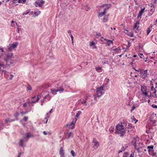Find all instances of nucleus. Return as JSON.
<instances>
[{
    "instance_id": "45",
    "label": "nucleus",
    "mask_w": 157,
    "mask_h": 157,
    "mask_svg": "<svg viewBox=\"0 0 157 157\" xmlns=\"http://www.w3.org/2000/svg\"><path fill=\"white\" fill-rule=\"evenodd\" d=\"M72 134V133L71 132H70L68 133V138H69L71 136Z\"/></svg>"
},
{
    "instance_id": "6",
    "label": "nucleus",
    "mask_w": 157,
    "mask_h": 157,
    "mask_svg": "<svg viewBox=\"0 0 157 157\" xmlns=\"http://www.w3.org/2000/svg\"><path fill=\"white\" fill-rule=\"evenodd\" d=\"M5 60L6 62V65H5V68L6 67V66L7 67L9 66L10 65L12 64L13 63V60L12 59H5Z\"/></svg>"
},
{
    "instance_id": "22",
    "label": "nucleus",
    "mask_w": 157,
    "mask_h": 157,
    "mask_svg": "<svg viewBox=\"0 0 157 157\" xmlns=\"http://www.w3.org/2000/svg\"><path fill=\"white\" fill-rule=\"evenodd\" d=\"M71 153L73 157H74L76 156V154L73 150H71Z\"/></svg>"
},
{
    "instance_id": "20",
    "label": "nucleus",
    "mask_w": 157,
    "mask_h": 157,
    "mask_svg": "<svg viewBox=\"0 0 157 157\" xmlns=\"http://www.w3.org/2000/svg\"><path fill=\"white\" fill-rule=\"evenodd\" d=\"M132 128V124L130 123H128L127 126L126 127V128Z\"/></svg>"
},
{
    "instance_id": "11",
    "label": "nucleus",
    "mask_w": 157,
    "mask_h": 157,
    "mask_svg": "<svg viewBox=\"0 0 157 157\" xmlns=\"http://www.w3.org/2000/svg\"><path fill=\"white\" fill-rule=\"evenodd\" d=\"M109 15V14H108L105 16H104L103 19V22H105L108 21Z\"/></svg>"
},
{
    "instance_id": "64",
    "label": "nucleus",
    "mask_w": 157,
    "mask_h": 157,
    "mask_svg": "<svg viewBox=\"0 0 157 157\" xmlns=\"http://www.w3.org/2000/svg\"><path fill=\"white\" fill-rule=\"evenodd\" d=\"M125 149V148H124V147H122V151H124Z\"/></svg>"
},
{
    "instance_id": "50",
    "label": "nucleus",
    "mask_w": 157,
    "mask_h": 157,
    "mask_svg": "<svg viewBox=\"0 0 157 157\" xmlns=\"http://www.w3.org/2000/svg\"><path fill=\"white\" fill-rule=\"evenodd\" d=\"M67 32H68V33H69L70 35H71V31L70 30H69L68 31H67Z\"/></svg>"
},
{
    "instance_id": "38",
    "label": "nucleus",
    "mask_w": 157,
    "mask_h": 157,
    "mask_svg": "<svg viewBox=\"0 0 157 157\" xmlns=\"http://www.w3.org/2000/svg\"><path fill=\"white\" fill-rule=\"evenodd\" d=\"M40 13V11H37V12H34V14L36 16L38 15Z\"/></svg>"
},
{
    "instance_id": "8",
    "label": "nucleus",
    "mask_w": 157,
    "mask_h": 157,
    "mask_svg": "<svg viewBox=\"0 0 157 157\" xmlns=\"http://www.w3.org/2000/svg\"><path fill=\"white\" fill-rule=\"evenodd\" d=\"M18 45V43L17 42H14L13 44L10 45L8 49L10 51L16 48Z\"/></svg>"
},
{
    "instance_id": "42",
    "label": "nucleus",
    "mask_w": 157,
    "mask_h": 157,
    "mask_svg": "<svg viewBox=\"0 0 157 157\" xmlns=\"http://www.w3.org/2000/svg\"><path fill=\"white\" fill-rule=\"evenodd\" d=\"M28 118V117H24L23 120L25 121H27Z\"/></svg>"
},
{
    "instance_id": "35",
    "label": "nucleus",
    "mask_w": 157,
    "mask_h": 157,
    "mask_svg": "<svg viewBox=\"0 0 157 157\" xmlns=\"http://www.w3.org/2000/svg\"><path fill=\"white\" fill-rule=\"evenodd\" d=\"M28 113V111H26V112H25L22 111L21 112V116H23L24 115L27 113Z\"/></svg>"
},
{
    "instance_id": "62",
    "label": "nucleus",
    "mask_w": 157,
    "mask_h": 157,
    "mask_svg": "<svg viewBox=\"0 0 157 157\" xmlns=\"http://www.w3.org/2000/svg\"><path fill=\"white\" fill-rule=\"evenodd\" d=\"M129 157H134L133 155L132 154H131Z\"/></svg>"
},
{
    "instance_id": "48",
    "label": "nucleus",
    "mask_w": 157,
    "mask_h": 157,
    "mask_svg": "<svg viewBox=\"0 0 157 157\" xmlns=\"http://www.w3.org/2000/svg\"><path fill=\"white\" fill-rule=\"evenodd\" d=\"M95 43L94 42L92 41L91 42L90 44V46H92Z\"/></svg>"
},
{
    "instance_id": "40",
    "label": "nucleus",
    "mask_w": 157,
    "mask_h": 157,
    "mask_svg": "<svg viewBox=\"0 0 157 157\" xmlns=\"http://www.w3.org/2000/svg\"><path fill=\"white\" fill-rule=\"evenodd\" d=\"M150 32H151V31H150V28H147V35H148V34L150 33Z\"/></svg>"
},
{
    "instance_id": "39",
    "label": "nucleus",
    "mask_w": 157,
    "mask_h": 157,
    "mask_svg": "<svg viewBox=\"0 0 157 157\" xmlns=\"http://www.w3.org/2000/svg\"><path fill=\"white\" fill-rule=\"evenodd\" d=\"M27 89L28 90H32L31 87L30 86H28L27 88Z\"/></svg>"
},
{
    "instance_id": "54",
    "label": "nucleus",
    "mask_w": 157,
    "mask_h": 157,
    "mask_svg": "<svg viewBox=\"0 0 157 157\" xmlns=\"http://www.w3.org/2000/svg\"><path fill=\"white\" fill-rule=\"evenodd\" d=\"M134 2L135 3V4L139 6V4L138 3L137 1L136 0H134Z\"/></svg>"
},
{
    "instance_id": "44",
    "label": "nucleus",
    "mask_w": 157,
    "mask_h": 157,
    "mask_svg": "<svg viewBox=\"0 0 157 157\" xmlns=\"http://www.w3.org/2000/svg\"><path fill=\"white\" fill-rule=\"evenodd\" d=\"M128 123L126 122L123 123L124 125L125 126V128H126V127L127 126Z\"/></svg>"
},
{
    "instance_id": "43",
    "label": "nucleus",
    "mask_w": 157,
    "mask_h": 157,
    "mask_svg": "<svg viewBox=\"0 0 157 157\" xmlns=\"http://www.w3.org/2000/svg\"><path fill=\"white\" fill-rule=\"evenodd\" d=\"M70 36H71V39L72 43V44H73V42H74V40H73L74 37H73V36L72 35H71Z\"/></svg>"
},
{
    "instance_id": "1",
    "label": "nucleus",
    "mask_w": 157,
    "mask_h": 157,
    "mask_svg": "<svg viewBox=\"0 0 157 157\" xmlns=\"http://www.w3.org/2000/svg\"><path fill=\"white\" fill-rule=\"evenodd\" d=\"M122 124L121 123V124H119L116 127V131L115 133L120 134V136L121 137L124 136L125 132L124 125H122Z\"/></svg>"
},
{
    "instance_id": "59",
    "label": "nucleus",
    "mask_w": 157,
    "mask_h": 157,
    "mask_svg": "<svg viewBox=\"0 0 157 157\" xmlns=\"http://www.w3.org/2000/svg\"><path fill=\"white\" fill-rule=\"evenodd\" d=\"M107 42V45L109 46L110 44V42H109L108 41H106Z\"/></svg>"
},
{
    "instance_id": "4",
    "label": "nucleus",
    "mask_w": 157,
    "mask_h": 157,
    "mask_svg": "<svg viewBox=\"0 0 157 157\" xmlns=\"http://www.w3.org/2000/svg\"><path fill=\"white\" fill-rule=\"evenodd\" d=\"M110 7V6H109L105 8L104 9L103 12H101L99 13L98 14V17H100L103 16H104L107 12V10H108Z\"/></svg>"
},
{
    "instance_id": "17",
    "label": "nucleus",
    "mask_w": 157,
    "mask_h": 157,
    "mask_svg": "<svg viewBox=\"0 0 157 157\" xmlns=\"http://www.w3.org/2000/svg\"><path fill=\"white\" fill-rule=\"evenodd\" d=\"M47 98L48 100H49L50 99V97H49V94H48L47 95H46L44 98V99L41 100V102H44L45 101V99Z\"/></svg>"
},
{
    "instance_id": "58",
    "label": "nucleus",
    "mask_w": 157,
    "mask_h": 157,
    "mask_svg": "<svg viewBox=\"0 0 157 157\" xmlns=\"http://www.w3.org/2000/svg\"><path fill=\"white\" fill-rule=\"evenodd\" d=\"M43 133L44 135H47V133L45 131H44L43 132Z\"/></svg>"
},
{
    "instance_id": "7",
    "label": "nucleus",
    "mask_w": 157,
    "mask_h": 157,
    "mask_svg": "<svg viewBox=\"0 0 157 157\" xmlns=\"http://www.w3.org/2000/svg\"><path fill=\"white\" fill-rule=\"evenodd\" d=\"M44 2L43 0H37L36 2L35 6L37 7L38 6L41 7L42 5L44 4Z\"/></svg>"
},
{
    "instance_id": "57",
    "label": "nucleus",
    "mask_w": 157,
    "mask_h": 157,
    "mask_svg": "<svg viewBox=\"0 0 157 157\" xmlns=\"http://www.w3.org/2000/svg\"><path fill=\"white\" fill-rule=\"evenodd\" d=\"M29 11H28V12H24V14L26 15L27 14H28L29 13Z\"/></svg>"
},
{
    "instance_id": "32",
    "label": "nucleus",
    "mask_w": 157,
    "mask_h": 157,
    "mask_svg": "<svg viewBox=\"0 0 157 157\" xmlns=\"http://www.w3.org/2000/svg\"><path fill=\"white\" fill-rule=\"evenodd\" d=\"M145 8H144V9H141L139 13H141V14H142L145 10Z\"/></svg>"
},
{
    "instance_id": "34",
    "label": "nucleus",
    "mask_w": 157,
    "mask_h": 157,
    "mask_svg": "<svg viewBox=\"0 0 157 157\" xmlns=\"http://www.w3.org/2000/svg\"><path fill=\"white\" fill-rule=\"evenodd\" d=\"M132 144H133L135 145V148L136 149H137V148L136 147V141L135 140H134L133 141H132Z\"/></svg>"
},
{
    "instance_id": "52",
    "label": "nucleus",
    "mask_w": 157,
    "mask_h": 157,
    "mask_svg": "<svg viewBox=\"0 0 157 157\" xmlns=\"http://www.w3.org/2000/svg\"><path fill=\"white\" fill-rule=\"evenodd\" d=\"M155 89L154 87L153 86H152L151 87V91L154 90Z\"/></svg>"
},
{
    "instance_id": "21",
    "label": "nucleus",
    "mask_w": 157,
    "mask_h": 157,
    "mask_svg": "<svg viewBox=\"0 0 157 157\" xmlns=\"http://www.w3.org/2000/svg\"><path fill=\"white\" fill-rule=\"evenodd\" d=\"M87 97H86L85 101L80 100V101H79V103H80L81 104H83L84 103H86V99H87Z\"/></svg>"
},
{
    "instance_id": "56",
    "label": "nucleus",
    "mask_w": 157,
    "mask_h": 157,
    "mask_svg": "<svg viewBox=\"0 0 157 157\" xmlns=\"http://www.w3.org/2000/svg\"><path fill=\"white\" fill-rule=\"evenodd\" d=\"M96 35L97 36H101V34L100 33H97L96 34Z\"/></svg>"
},
{
    "instance_id": "23",
    "label": "nucleus",
    "mask_w": 157,
    "mask_h": 157,
    "mask_svg": "<svg viewBox=\"0 0 157 157\" xmlns=\"http://www.w3.org/2000/svg\"><path fill=\"white\" fill-rule=\"evenodd\" d=\"M37 97L36 100L35 101L34 100H33L32 101V103H35L36 102H37L39 101V98L38 97V95H37Z\"/></svg>"
},
{
    "instance_id": "53",
    "label": "nucleus",
    "mask_w": 157,
    "mask_h": 157,
    "mask_svg": "<svg viewBox=\"0 0 157 157\" xmlns=\"http://www.w3.org/2000/svg\"><path fill=\"white\" fill-rule=\"evenodd\" d=\"M135 108V107L134 105H133L132 107V110H131V111H132V110H134Z\"/></svg>"
},
{
    "instance_id": "12",
    "label": "nucleus",
    "mask_w": 157,
    "mask_h": 157,
    "mask_svg": "<svg viewBox=\"0 0 157 157\" xmlns=\"http://www.w3.org/2000/svg\"><path fill=\"white\" fill-rule=\"evenodd\" d=\"M77 120V119L76 118H74L73 119L72 121L71 122V124H70V125H73L72 126V127L71 128V129H73L74 128V124L76 123Z\"/></svg>"
},
{
    "instance_id": "29",
    "label": "nucleus",
    "mask_w": 157,
    "mask_h": 157,
    "mask_svg": "<svg viewBox=\"0 0 157 157\" xmlns=\"http://www.w3.org/2000/svg\"><path fill=\"white\" fill-rule=\"evenodd\" d=\"M96 70L98 72H100V70L101 69V68L100 67H97L96 68Z\"/></svg>"
},
{
    "instance_id": "19",
    "label": "nucleus",
    "mask_w": 157,
    "mask_h": 157,
    "mask_svg": "<svg viewBox=\"0 0 157 157\" xmlns=\"http://www.w3.org/2000/svg\"><path fill=\"white\" fill-rule=\"evenodd\" d=\"M26 137L29 138L30 137H33V135H32L30 132L27 133L26 134Z\"/></svg>"
},
{
    "instance_id": "26",
    "label": "nucleus",
    "mask_w": 157,
    "mask_h": 157,
    "mask_svg": "<svg viewBox=\"0 0 157 157\" xmlns=\"http://www.w3.org/2000/svg\"><path fill=\"white\" fill-rule=\"evenodd\" d=\"M18 113L17 112L14 114V116L16 117L17 120H18Z\"/></svg>"
},
{
    "instance_id": "31",
    "label": "nucleus",
    "mask_w": 157,
    "mask_h": 157,
    "mask_svg": "<svg viewBox=\"0 0 157 157\" xmlns=\"http://www.w3.org/2000/svg\"><path fill=\"white\" fill-rule=\"evenodd\" d=\"M110 6H109L108 4H103L101 6V8L104 7L105 6H106V7Z\"/></svg>"
},
{
    "instance_id": "9",
    "label": "nucleus",
    "mask_w": 157,
    "mask_h": 157,
    "mask_svg": "<svg viewBox=\"0 0 157 157\" xmlns=\"http://www.w3.org/2000/svg\"><path fill=\"white\" fill-rule=\"evenodd\" d=\"M93 143H94V147L95 149H97L99 146V144L98 141H96L95 138H94L93 140Z\"/></svg>"
},
{
    "instance_id": "15",
    "label": "nucleus",
    "mask_w": 157,
    "mask_h": 157,
    "mask_svg": "<svg viewBox=\"0 0 157 157\" xmlns=\"http://www.w3.org/2000/svg\"><path fill=\"white\" fill-rule=\"evenodd\" d=\"M59 153L60 156L65 155V153L64 152V150L63 149V147H61L59 151Z\"/></svg>"
},
{
    "instance_id": "63",
    "label": "nucleus",
    "mask_w": 157,
    "mask_h": 157,
    "mask_svg": "<svg viewBox=\"0 0 157 157\" xmlns=\"http://www.w3.org/2000/svg\"><path fill=\"white\" fill-rule=\"evenodd\" d=\"M156 90L155 89V90H154V91L153 92V93L154 94H155L156 93Z\"/></svg>"
},
{
    "instance_id": "36",
    "label": "nucleus",
    "mask_w": 157,
    "mask_h": 157,
    "mask_svg": "<svg viewBox=\"0 0 157 157\" xmlns=\"http://www.w3.org/2000/svg\"><path fill=\"white\" fill-rule=\"evenodd\" d=\"M139 22H137L136 23L134 24V29H137L138 28H137V24H139Z\"/></svg>"
},
{
    "instance_id": "24",
    "label": "nucleus",
    "mask_w": 157,
    "mask_h": 157,
    "mask_svg": "<svg viewBox=\"0 0 157 157\" xmlns=\"http://www.w3.org/2000/svg\"><path fill=\"white\" fill-rule=\"evenodd\" d=\"M23 140L22 139H21L20 140L19 144L20 145L21 147L23 146Z\"/></svg>"
},
{
    "instance_id": "10",
    "label": "nucleus",
    "mask_w": 157,
    "mask_h": 157,
    "mask_svg": "<svg viewBox=\"0 0 157 157\" xmlns=\"http://www.w3.org/2000/svg\"><path fill=\"white\" fill-rule=\"evenodd\" d=\"M65 85V83H63L62 84V86L60 87H59V89L56 90H55V91H62L63 92L64 91L63 87V85Z\"/></svg>"
},
{
    "instance_id": "51",
    "label": "nucleus",
    "mask_w": 157,
    "mask_h": 157,
    "mask_svg": "<svg viewBox=\"0 0 157 157\" xmlns=\"http://www.w3.org/2000/svg\"><path fill=\"white\" fill-rule=\"evenodd\" d=\"M24 107H26L27 106V104L26 103H25L23 105Z\"/></svg>"
},
{
    "instance_id": "47",
    "label": "nucleus",
    "mask_w": 157,
    "mask_h": 157,
    "mask_svg": "<svg viewBox=\"0 0 157 157\" xmlns=\"http://www.w3.org/2000/svg\"><path fill=\"white\" fill-rule=\"evenodd\" d=\"M152 106L154 108H157V105H152Z\"/></svg>"
},
{
    "instance_id": "37",
    "label": "nucleus",
    "mask_w": 157,
    "mask_h": 157,
    "mask_svg": "<svg viewBox=\"0 0 157 157\" xmlns=\"http://www.w3.org/2000/svg\"><path fill=\"white\" fill-rule=\"evenodd\" d=\"M104 40L106 41H108L109 42H110V44L113 43V40H109L105 39V38H104Z\"/></svg>"
},
{
    "instance_id": "14",
    "label": "nucleus",
    "mask_w": 157,
    "mask_h": 157,
    "mask_svg": "<svg viewBox=\"0 0 157 157\" xmlns=\"http://www.w3.org/2000/svg\"><path fill=\"white\" fill-rule=\"evenodd\" d=\"M13 57V54L12 53H8L7 55V57L5 59H12Z\"/></svg>"
},
{
    "instance_id": "13",
    "label": "nucleus",
    "mask_w": 157,
    "mask_h": 157,
    "mask_svg": "<svg viewBox=\"0 0 157 157\" xmlns=\"http://www.w3.org/2000/svg\"><path fill=\"white\" fill-rule=\"evenodd\" d=\"M52 109L49 111V113H47L46 114V117L45 118V119H46V121L44 123H47L48 121V119L49 118V116L48 115V114L49 113H51L52 112Z\"/></svg>"
},
{
    "instance_id": "49",
    "label": "nucleus",
    "mask_w": 157,
    "mask_h": 157,
    "mask_svg": "<svg viewBox=\"0 0 157 157\" xmlns=\"http://www.w3.org/2000/svg\"><path fill=\"white\" fill-rule=\"evenodd\" d=\"M142 15V14L139 13L138 14L137 18H139V17H140Z\"/></svg>"
},
{
    "instance_id": "2",
    "label": "nucleus",
    "mask_w": 157,
    "mask_h": 157,
    "mask_svg": "<svg viewBox=\"0 0 157 157\" xmlns=\"http://www.w3.org/2000/svg\"><path fill=\"white\" fill-rule=\"evenodd\" d=\"M103 88L104 87L101 86L97 88L96 94L98 97H100L104 94V93L102 92V91L104 90Z\"/></svg>"
},
{
    "instance_id": "18",
    "label": "nucleus",
    "mask_w": 157,
    "mask_h": 157,
    "mask_svg": "<svg viewBox=\"0 0 157 157\" xmlns=\"http://www.w3.org/2000/svg\"><path fill=\"white\" fill-rule=\"evenodd\" d=\"M147 148L148 149L149 152H150L151 151H153L154 146L153 145L148 146Z\"/></svg>"
},
{
    "instance_id": "41",
    "label": "nucleus",
    "mask_w": 157,
    "mask_h": 157,
    "mask_svg": "<svg viewBox=\"0 0 157 157\" xmlns=\"http://www.w3.org/2000/svg\"><path fill=\"white\" fill-rule=\"evenodd\" d=\"M150 152H152V154L151 155L153 156L155 155L156 153V152H154L153 151H151Z\"/></svg>"
},
{
    "instance_id": "46",
    "label": "nucleus",
    "mask_w": 157,
    "mask_h": 157,
    "mask_svg": "<svg viewBox=\"0 0 157 157\" xmlns=\"http://www.w3.org/2000/svg\"><path fill=\"white\" fill-rule=\"evenodd\" d=\"M18 0H13L12 2L14 3H18L17 1Z\"/></svg>"
},
{
    "instance_id": "5",
    "label": "nucleus",
    "mask_w": 157,
    "mask_h": 157,
    "mask_svg": "<svg viewBox=\"0 0 157 157\" xmlns=\"http://www.w3.org/2000/svg\"><path fill=\"white\" fill-rule=\"evenodd\" d=\"M147 70H146L143 71L141 72L140 76L143 78H145L147 76Z\"/></svg>"
},
{
    "instance_id": "28",
    "label": "nucleus",
    "mask_w": 157,
    "mask_h": 157,
    "mask_svg": "<svg viewBox=\"0 0 157 157\" xmlns=\"http://www.w3.org/2000/svg\"><path fill=\"white\" fill-rule=\"evenodd\" d=\"M112 50L113 51H116V52H119V51H121V49L120 48H119V49H118V48H113L112 49Z\"/></svg>"
},
{
    "instance_id": "33",
    "label": "nucleus",
    "mask_w": 157,
    "mask_h": 157,
    "mask_svg": "<svg viewBox=\"0 0 157 157\" xmlns=\"http://www.w3.org/2000/svg\"><path fill=\"white\" fill-rule=\"evenodd\" d=\"M81 113V112L78 111V113H76V117H78Z\"/></svg>"
},
{
    "instance_id": "3",
    "label": "nucleus",
    "mask_w": 157,
    "mask_h": 157,
    "mask_svg": "<svg viewBox=\"0 0 157 157\" xmlns=\"http://www.w3.org/2000/svg\"><path fill=\"white\" fill-rule=\"evenodd\" d=\"M141 91L143 94H144L146 96H148V94L147 92V87L144 85H141Z\"/></svg>"
},
{
    "instance_id": "25",
    "label": "nucleus",
    "mask_w": 157,
    "mask_h": 157,
    "mask_svg": "<svg viewBox=\"0 0 157 157\" xmlns=\"http://www.w3.org/2000/svg\"><path fill=\"white\" fill-rule=\"evenodd\" d=\"M26 0H18V2L19 3H25Z\"/></svg>"
},
{
    "instance_id": "16",
    "label": "nucleus",
    "mask_w": 157,
    "mask_h": 157,
    "mask_svg": "<svg viewBox=\"0 0 157 157\" xmlns=\"http://www.w3.org/2000/svg\"><path fill=\"white\" fill-rule=\"evenodd\" d=\"M126 32H125V33L128 36L132 37L134 36L133 33H132L131 32H128V31L127 30H125Z\"/></svg>"
},
{
    "instance_id": "61",
    "label": "nucleus",
    "mask_w": 157,
    "mask_h": 157,
    "mask_svg": "<svg viewBox=\"0 0 157 157\" xmlns=\"http://www.w3.org/2000/svg\"><path fill=\"white\" fill-rule=\"evenodd\" d=\"M140 148L139 147H138V148H137V149H136V150H137V151H140V150H140Z\"/></svg>"
},
{
    "instance_id": "27",
    "label": "nucleus",
    "mask_w": 157,
    "mask_h": 157,
    "mask_svg": "<svg viewBox=\"0 0 157 157\" xmlns=\"http://www.w3.org/2000/svg\"><path fill=\"white\" fill-rule=\"evenodd\" d=\"M55 90H56L55 89H51V91L52 92V93L53 94H56V92H57L58 91H55Z\"/></svg>"
},
{
    "instance_id": "60",
    "label": "nucleus",
    "mask_w": 157,
    "mask_h": 157,
    "mask_svg": "<svg viewBox=\"0 0 157 157\" xmlns=\"http://www.w3.org/2000/svg\"><path fill=\"white\" fill-rule=\"evenodd\" d=\"M17 32L18 33H19V31H20V29L19 28V27H18L17 28Z\"/></svg>"
},
{
    "instance_id": "55",
    "label": "nucleus",
    "mask_w": 157,
    "mask_h": 157,
    "mask_svg": "<svg viewBox=\"0 0 157 157\" xmlns=\"http://www.w3.org/2000/svg\"><path fill=\"white\" fill-rule=\"evenodd\" d=\"M13 75H10V76L9 78V79H11L13 78Z\"/></svg>"
},
{
    "instance_id": "30",
    "label": "nucleus",
    "mask_w": 157,
    "mask_h": 157,
    "mask_svg": "<svg viewBox=\"0 0 157 157\" xmlns=\"http://www.w3.org/2000/svg\"><path fill=\"white\" fill-rule=\"evenodd\" d=\"M114 128V127L113 126H112L111 127L109 128V131L110 132H113V129Z\"/></svg>"
}]
</instances>
